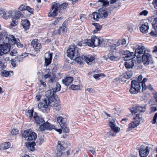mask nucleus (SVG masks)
<instances>
[{"instance_id": "obj_43", "label": "nucleus", "mask_w": 157, "mask_h": 157, "mask_svg": "<svg viewBox=\"0 0 157 157\" xmlns=\"http://www.w3.org/2000/svg\"><path fill=\"white\" fill-rule=\"evenodd\" d=\"M137 105V110L138 112L140 111V112H144L145 111L146 108L144 107H143L140 105Z\"/></svg>"}, {"instance_id": "obj_45", "label": "nucleus", "mask_w": 157, "mask_h": 157, "mask_svg": "<svg viewBox=\"0 0 157 157\" xmlns=\"http://www.w3.org/2000/svg\"><path fill=\"white\" fill-rule=\"evenodd\" d=\"M80 85H75L72 84L70 88L73 90H78L80 89Z\"/></svg>"}, {"instance_id": "obj_47", "label": "nucleus", "mask_w": 157, "mask_h": 157, "mask_svg": "<svg viewBox=\"0 0 157 157\" xmlns=\"http://www.w3.org/2000/svg\"><path fill=\"white\" fill-rule=\"evenodd\" d=\"M44 141V136H43L42 137H41L37 140L36 143L37 145H40L43 143Z\"/></svg>"}, {"instance_id": "obj_40", "label": "nucleus", "mask_w": 157, "mask_h": 157, "mask_svg": "<svg viewBox=\"0 0 157 157\" xmlns=\"http://www.w3.org/2000/svg\"><path fill=\"white\" fill-rule=\"evenodd\" d=\"M152 25L155 30L157 31V17L154 18L152 21Z\"/></svg>"}, {"instance_id": "obj_6", "label": "nucleus", "mask_w": 157, "mask_h": 157, "mask_svg": "<svg viewBox=\"0 0 157 157\" xmlns=\"http://www.w3.org/2000/svg\"><path fill=\"white\" fill-rule=\"evenodd\" d=\"M135 56L137 58L141 57L145 52H147L145 50L144 44L141 43H139L136 44Z\"/></svg>"}, {"instance_id": "obj_33", "label": "nucleus", "mask_w": 157, "mask_h": 157, "mask_svg": "<svg viewBox=\"0 0 157 157\" xmlns=\"http://www.w3.org/2000/svg\"><path fill=\"white\" fill-rule=\"evenodd\" d=\"M84 43L86 44V45H87L89 46L94 48V44L92 40V38L91 37V39H87L85 40Z\"/></svg>"}, {"instance_id": "obj_49", "label": "nucleus", "mask_w": 157, "mask_h": 157, "mask_svg": "<svg viewBox=\"0 0 157 157\" xmlns=\"http://www.w3.org/2000/svg\"><path fill=\"white\" fill-rule=\"evenodd\" d=\"M79 55L78 56H76V57H74V59L78 63L81 64V59L80 57H79Z\"/></svg>"}, {"instance_id": "obj_64", "label": "nucleus", "mask_w": 157, "mask_h": 157, "mask_svg": "<svg viewBox=\"0 0 157 157\" xmlns=\"http://www.w3.org/2000/svg\"><path fill=\"white\" fill-rule=\"evenodd\" d=\"M152 4L154 7L156 9H157V0H153Z\"/></svg>"}, {"instance_id": "obj_14", "label": "nucleus", "mask_w": 157, "mask_h": 157, "mask_svg": "<svg viewBox=\"0 0 157 157\" xmlns=\"http://www.w3.org/2000/svg\"><path fill=\"white\" fill-rule=\"evenodd\" d=\"M31 44L35 51L37 52H39L41 48V45L38 40L36 39L33 40L31 42Z\"/></svg>"}, {"instance_id": "obj_4", "label": "nucleus", "mask_w": 157, "mask_h": 157, "mask_svg": "<svg viewBox=\"0 0 157 157\" xmlns=\"http://www.w3.org/2000/svg\"><path fill=\"white\" fill-rule=\"evenodd\" d=\"M68 4L67 3H63L60 5L59 4L57 3L54 2L52 5L51 10H50L51 12L48 14L49 17H55L58 14V10L60 8L65 9L67 6Z\"/></svg>"}, {"instance_id": "obj_46", "label": "nucleus", "mask_w": 157, "mask_h": 157, "mask_svg": "<svg viewBox=\"0 0 157 157\" xmlns=\"http://www.w3.org/2000/svg\"><path fill=\"white\" fill-rule=\"evenodd\" d=\"M4 48L3 47L2 44H1L0 43V56H2L3 54H5L6 53H4L3 51ZM0 67H2V63H0Z\"/></svg>"}, {"instance_id": "obj_56", "label": "nucleus", "mask_w": 157, "mask_h": 157, "mask_svg": "<svg viewBox=\"0 0 157 157\" xmlns=\"http://www.w3.org/2000/svg\"><path fill=\"white\" fill-rule=\"evenodd\" d=\"M157 119V112L156 113L153 119L152 123L153 124H155L156 123V120Z\"/></svg>"}, {"instance_id": "obj_39", "label": "nucleus", "mask_w": 157, "mask_h": 157, "mask_svg": "<svg viewBox=\"0 0 157 157\" xmlns=\"http://www.w3.org/2000/svg\"><path fill=\"white\" fill-rule=\"evenodd\" d=\"M110 50L109 52L113 53L114 51L117 52V48L116 45L113 44L109 46Z\"/></svg>"}, {"instance_id": "obj_58", "label": "nucleus", "mask_w": 157, "mask_h": 157, "mask_svg": "<svg viewBox=\"0 0 157 157\" xmlns=\"http://www.w3.org/2000/svg\"><path fill=\"white\" fill-rule=\"evenodd\" d=\"M17 53V51L16 49H13L10 53V54L12 56H15Z\"/></svg>"}, {"instance_id": "obj_53", "label": "nucleus", "mask_w": 157, "mask_h": 157, "mask_svg": "<svg viewBox=\"0 0 157 157\" xmlns=\"http://www.w3.org/2000/svg\"><path fill=\"white\" fill-rule=\"evenodd\" d=\"M42 96V95L41 94H37L36 95V96L35 97V99L36 100V101H39L40 100V98H41Z\"/></svg>"}, {"instance_id": "obj_7", "label": "nucleus", "mask_w": 157, "mask_h": 157, "mask_svg": "<svg viewBox=\"0 0 157 157\" xmlns=\"http://www.w3.org/2000/svg\"><path fill=\"white\" fill-rule=\"evenodd\" d=\"M22 136L25 140L28 141L35 140L37 137L36 134L30 130L24 131L22 134Z\"/></svg>"}, {"instance_id": "obj_59", "label": "nucleus", "mask_w": 157, "mask_h": 157, "mask_svg": "<svg viewBox=\"0 0 157 157\" xmlns=\"http://www.w3.org/2000/svg\"><path fill=\"white\" fill-rule=\"evenodd\" d=\"M114 121H110L109 122V127H110L111 128H112L113 127H114L115 126H116V125L115 124V123L114 122Z\"/></svg>"}, {"instance_id": "obj_25", "label": "nucleus", "mask_w": 157, "mask_h": 157, "mask_svg": "<svg viewBox=\"0 0 157 157\" xmlns=\"http://www.w3.org/2000/svg\"><path fill=\"white\" fill-rule=\"evenodd\" d=\"M67 31L66 24L64 22L62 26L60 27L59 29L58 30V33L60 34L61 33H64Z\"/></svg>"}, {"instance_id": "obj_26", "label": "nucleus", "mask_w": 157, "mask_h": 157, "mask_svg": "<svg viewBox=\"0 0 157 157\" xmlns=\"http://www.w3.org/2000/svg\"><path fill=\"white\" fill-rule=\"evenodd\" d=\"M54 90H53V89H50L45 93L46 96H47V98H50V97H56V96L54 95L55 92H54Z\"/></svg>"}, {"instance_id": "obj_52", "label": "nucleus", "mask_w": 157, "mask_h": 157, "mask_svg": "<svg viewBox=\"0 0 157 157\" xmlns=\"http://www.w3.org/2000/svg\"><path fill=\"white\" fill-rule=\"evenodd\" d=\"M27 55L26 53H24V54H23L21 56H18L16 59L17 60H18L19 61H21L22 58H24L26 56H27Z\"/></svg>"}, {"instance_id": "obj_12", "label": "nucleus", "mask_w": 157, "mask_h": 157, "mask_svg": "<svg viewBox=\"0 0 157 157\" xmlns=\"http://www.w3.org/2000/svg\"><path fill=\"white\" fill-rule=\"evenodd\" d=\"M149 147H145L144 145H141L139 151L140 156L141 157H146L149 153Z\"/></svg>"}, {"instance_id": "obj_54", "label": "nucleus", "mask_w": 157, "mask_h": 157, "mask_svg": "<svg viewBox=\"0 0 157 157\" xmlns=\"http://www.w3.org/2000/svg\"><path fill=\"white\" fill-rule=\"evenodd\" d=\"M26 10L28 11L31 13L33 14L34 11V9L31 8L29 6H27L26 7Z\"/></svg>"}, {"instance_id": "obj_51", "label": "nucleus", "mask_w": 157, "mask_h": 157, "mask_svg": "<svg viewBox=\"0 0 157 157\" xmlns=\"http://www.w3.org/2000/svg\"><path fill=\"white\" fill-rule=\"evenodd\" d=\"M149 34L151 36L154 37H156L157 36V31L155 30V31L152 30Z\"/></svg>"}, {"instance_id": "obj_23", "label": "nucleus", "mask_w": 157, "mask_h": 157, "mask_svg": "<svg viewBox=\"0 0 157 157\" xmlns=\"http://www.w3.org/2000/svg\"><path fill=\"white\" fill-rule=\"evenodd\" d=\"M73 80V78L71 77H67L62 80V83L66 86L69 85L72 83Z\"/></svg>"}, {"instance_id": "obj_57", "label": "nucleus", "mask_w": 157, "mask_h": 157, "mask_svg": "<svg viewBox=\"0 0 157 157\" xmlns=\"http://www.w3.org/2000/svg\"><path fill=\"white\" fill-rule=\"evenodd\" d=\"M18 10H19L20 11H23L24 10H26V7L24 5H22L20 6Z\"/></svg>"}, {"instance_id": "obj_31", "label": "nucleus", "mask_w": 157, "mask_h": 157, "mask_svg": "<svg viewBox=\"0 0 157 157\" xmlns=\"http://www.w3.org/2000/svg\"><path fill=\"white\" fill-rule=\"evenodd\" d=\"M15 12L14 15L13 17H14L15 19L17 20L21 17L23 16L21 11L18 10H15Z\"/></svg>"}, {"instance_id": "obj_48", "label": "nucleus", "mask_w": 157, "mask_h": 157, "mask_svg": "<svg viewBox=\"0 0 157 157\" xmlns=\"http://www.w3.org/2000/svg\"><path fill=\"white\" fill-rule=\"evenodd\" d=\"M17 20L15 19L14 17H12V21L10 24L11 26L14 27L17 25Z\"/></svg>"}, {"instance_id": "obj_21", "label": "nucleus", "mask_w": 157, "mask_h": 157, "mask_svg": "<svg viewBox=\"0 0 157 157\" xmlns=\"http://www.w3.org/2000/svg\"><path fill=\"white\" fill-rule=\"evenodd\" d=\"M48 57L45 58V62L44 66L47 67L51 63L52 59V53H48Z\"/></svg>"}, {"instance_id": "obj_13", "label": "nucleus", "mask_w": 157, "mask_h": 157, "mask_svg": "<svg viewBox=\"0 0 157 157\" xmlns=\"http://www.w3.org/2000/svg\"><path fill=\"white\" fill-rule=\"evenodd\" d=\"M122 53L125 56L124 57V59L125 61H129L133 59L135 53L133 52H130L129 51H123L122 52Z\"/></svg>"}, {"instance_id": "obj_41", "label": "nucleus", "mask_w": 157, "mask_h": 157, "mask_svg": "<svg viewBox=\"0 0 157 157\" xmlns=\"http://www.w3.org/2000/svg\"><path fill=\"white\" fill-rule=\"evenodd\" d=\"M129 110L132 113H137V105H136L130 108Z\"/></svg>"}, {"instance_id": "obj_17", "label": "nucleus", "mask_w": 157, "mask_h": 157, "mask_svg": "<svg viewBox=\"0 0 157 157\" xmlns=\"http://www.w3.org/2000/svg\"><path fill=\"white\" fill-rule=\"evenodd\" d=\"M118 53L116 51H114L113 53L109 52V54L108 57L109 59L111 60L116 61L119 59L117 56V54Z\"/></svg>"}, {"instance_id": "obj_55", "label": "nucleus", "mask_w": 157, "mask_h": 157, "mask_svg": "<svg viewBox=\"0 0 157 157\" xmlns=\"http://www.w3.org/2000/svg\"><path fill=\"white\" fill-rule=\"evenodd\" d=\"M103 75V74H95L93 75V77L97 80L99 79V78L101 76Z\"/></svg>"}, {"instance_id": "obj_44", "label": "nucleus", "mask_w": 157, "mask_h": 157, "mask_svg": "<svg viewBox=\"0 0 157 157\" xmlns=\"http://www.w3.org/2000/svg\"><path fill=\"white\" fill-rule=\"evenodd\" d=\"M98 1L101 2L103 6H108L109 4V0H98Z\"/></svg>"}, {"instance_id": "obj_35", "label": "nucleus", "mask_w": 157, "mask_h": 157, "mask_svg": "<svg viewBox=\"0 0 157 157\" xmlns=\"http://www.w3.org/2000/svg\"><path fill=\"white\" fill-rule=\"evenodd\" d=\"M147 78H144L142 82H139L142 86V90H145L147 89V86H146L145 83L147 82Z\"/></svg>"}, {"instance_id": "obj_27", "label": "nucleus", "mask_w": 157, "mask_h": 157, "mask_svg": "<svg viewBox=\"0 0 157 157\" xmlns=\"http://www.w3.org/2000/svg\"><path fill=\"white\" fill-rule=\"evenodd\" d=\"M126 78H125V77L124 75H120L118 78H116L114 79L115 82H119L122 83H124L126 81Z\"/></svg>"}, {"instance_id": "obj_32", "label": "nucleus", "mask_w": 157, "mask_h": 157, "mask_svg": "<svg viewBox=\"0 0 157 157\" xmlns=\"http://www.w3.org/2000/svg\"><path fill=\"white\" fill-rule=\"evenodd\" d=\"M95 29L93 31L94 33H96L99 31L102 28V26L98 23H93Z\"/></svg>"}, {"instance_id": "obj_37", "label": "nucleus", "mask_w": 157, "mask_h": 157, "mask_svg": "<svg viewBox=\"0 0 157 157\" xmlns=\"http://www.w3.org/2000/svg\"><path fill=\"white\" fill-rule=\"evenodd\" d=\"M111 131L110 133H112V132H114L115 134H113L112 136H115L116 134L118 133L120 130V128L116 126L113 127L112 128H111Z\"/></svg>"}, {"instance_id": "obj_38", "label": "nucleus", "mask_w": 157, "mask_h": 157, "mask_svg": "<svg viewBox=\"0 0 157 157\" xmlns=\"http://www.w3.org/2000/svg\"><path fill=\"white\" fill-rule=\"evenodd\" d=\"M64 147L62 145L61 142L60 141H58V144L57 146L56 149L58 151H61L64 149Z\"/></svg>"}, {"instance_id": "obj_24", "label": "nucleus", "mask_w": 157, "mask_h": 157, "mask_svg": "<svg viewBox=\"0 0 157 157\" xmlns=\"http://www.w3.org/2000/svg\"><path fill=\"white\" fill-rule=\"evenodd\" d=\"M13 72L12 71H8L6 70H3L1 73L2 76L3 77H10L13 75Z\"/></svg>"}, {"instance_id": "obj_2", "label": "nucleus", "mask_w": 157, "mask_h": 157, "mask_svg": "<svg viewBox=\"0 0 157 157\" xmlns=\"http://www.w3.org/2000/svg\"><path fill=\"white\" fill-rule=\"evenodd\" d=\"M59 103V100L58 97H52L50 98H45L42 102H39L38 105L39 109L43 108L48 112L50 110L48 106L52 107H57Z\"/></svg>"}, {"instance_id": "obj_15", "label": "nucleus", "mask_w": 157, "mask_h": 157, "mask_svg": "<svg viewBox=\"0 0 157 157\" xmlns=\"http://www.w3.org/2000/svg\"><path fill=\"white\" fill-rule=\"evenodd\" d=\"M11 14L12 11L11 10L7 11L3 9L0 10V15L5 19H8Z\"/></svg>"}, {"instance_id": "obj_29", "label": "nucleus", "mask_w": 157, "mask_h": 157, "mask_svg": "<svg viewBox=\"0 0 157 157\" xmlns=\"http://www.w3.org/2000/svg\"><path fill=\"white\" fill-rule=\"evenodd\" d=\"M36 145V143L34 142L28 143L26 145L28 149L32 151H33L35 150L34 146Z\"/></svg>"}, {"instance_id": "obj_20", "label": "nucleus", "mask_w": 157, "mask_h": 157, "mask_svg": "<svg viewBox=\"0 0 157 157\" xmlns=\"http://www.w3.org/2000/svg\"><path fill=\"white\" fill-rule=\"evenodd\" d=\"M136 63V61L135 59H132L129 61V60L128 61L125 62V67L127 69L132 68L134 63Z\"/></svg>"}, {"instance_id": "obj_10", "label": "nucleus", "mask_w": 157, "mask_h": 157, "mask_svg": "<svg viewBox=\"0 0 157 157\" xmlns=\"http://www.w3.org/2000/svg\"><path fill=\"white\" fill-rule=\"evenodd\" d=\"M141 118V116L139 113L136 114L134 120L129 124V128H132L138 126L140 124Z\"/></svg>"}, {"instance_id": "obj_22", "label": "nucleus", "mask_w": 157, "mask_h": 157, "mask_svg": "<svg viewBox=\"0 0 157 157\" xmlns=\"http://www.w3.org/2000/svg\"><path fill=\"white\" fill-rule=\"evenodd\" d=\"M149 28L148 24L147 23H145L142 25L140 27V31L143 33H147L148 32V29Z\"/></svg>"}, {"instance_id": "obj_30", "label": "nucleus", "mask_w": 157, "mask_h": 157, "mask_svg": "<svg viewBox=\"0 0 157 157\" xmlns=\"http://www.w3.org/2000/svg\"><path fill=\"white\" fill-rule=\"evenodd\" d=\"M84 58L87 63H89L90 62H92L95 59L94 56L91 55H89L87 56H84Z\"/></svg>"}, {"instance_id": "obj_8", "label": "nucleus", "mask_w": 157, "mask_h": 157, "mask_svg": "<svg viewBox=\"0 0 157 157\" xmlns=\"http://www.w3.org/2000/svg\"><path fill=\"white\" fill-rule=\"evenodd\" d=\"M140 89L141 84L139 82L134 80L132 81L131 87L129 90V92L131 94H137L140 92Z\"/></svg>"}, {"instance_id": "obj_19", "label": "nucleus", "mask_w": 157, "mask_h": 157, "mask_svg": "<svg viewBox=\"0 0 157 157\" xmlns=\"http://www.w3.org/2000/svg\"><path fill=\"white\" fill-rule=\"evenodd\" d=\"M92 40L94 44V47H95L101 45L102 43V41L99 38L96 36H93L92 37Z\"/></svg>"}, {"instance_id": "obj_28", "label": "nucleus", "mask_w": 157, "mask_h": 157, "mask_svg": "<svg viewBox=\"0 0 157 157\" xmlns=\"http://www.w3.org/2000/svg\"><path fill=\"white\" fill-rule=\"evenodd\" d=\"M40 83L39 85V90L41 91V92H44L45 90V88L46 87V83L42 82V81H40Z\"/></svg>"}, {"instance_id": "obj_63", "label": "nucleus", "mask_w": 157, "mask_h": 157, "mask_svg": "<svg viewBox=\"0 0 157 157\" xmlns=\"http://www.w3.org/2000/svg\"><path fill=\"white\" fill-rule=\"evenodd\" d=\"M86 91H88L90 93H94L95 92L94 90L91 88H89L86 89Z\"/></svg>"}, {"instance_id": "obj_16", "label": "nucleus", "mask_w": 157, "mask_h": 157, "mask_svg": "<svg viewBox=\"0 0 157 157\" xmlns=\"http://www.w3.org/2000/svg\"><path fill=\"white\" fill-rule=\"evenodd\" d=\"M21 24V25L24 28L25 31L26 33H27L28 32L27 31V30L29 29L30 25L29 21L27 19L22 20Z\"/></svg>"}, {"instance_id": "obj_42", "label": "nucleus", "mask_w": 157, "mask_h": 157, "mask_svg": "<svg viewBox=\"0 0 157 157\" xmlns=\"http://www.w3.org/2000/svg\"><path fill=\"white\" fill-rule=\"evenodd\" d=\"M61 88V85L59 83V82H56V86L53 89V90H54V92L56 93V92L59 91Z\"/></svg>"}, {"instance_id": "obj_36", "label": "nucleus", "mask_w": 157, "mask_h": 157, "mask_svg": "<svg viewBox=\"0 0 157 157\" xmlns=\"http://www.w3.org/2000/svg\"><path fill=\"white\" fill-rule=\"evenodd\" d=\"M132 72L131 71H128L125 73H123V74L124 76L125 77V78L126 79H128L130 78L132 75Z\"/></svg>"}, {"instance_id": "obj_61", "label": "nucleus", "mask_w": 157, "mask_h": 157, "mask_svg": "<svg viewBox=\"0 0 157 157\" xmlns=\"http://www.w3.org/2000/svg\"><path fill=\"white\" fill-rule=\"evenodd\" d=\"M148 13V12L146 10H144L140 13V15H144V16H146Z\"/></svg>"}, {"instance_id": "obj_50", "label": "nucleus", "mask_w": 157, "mask_h": 157, "mask_svg": "<svg viewBox=\"0 0 157 157\" xmlns=\"http://www.w3.org/2000/svg\"><path fill=\"white\" fill-rule=\"evenodd\" d=\"M3 145L4 149H7L10 147V144L9 142H6L3 144Z\"/></svg>"}, {"instance_id": "obj_1", "label": "nucleus", "mask_w": 157, "mask_h": 157, "mask_svg": "<svg viewBox=\"0 0 157 157\" xmlns=\"http://www.w3.org/2000/svg\"><path fill=\"white\" fill-rule=\"evenodd\" d=\"M19 40L15 38L13 35H8L6 33H2L0 34V43L2 44L3 51L4 53H7L10 51V44H16L18 48H22L23 45L19 43Z\"/></svg>"}, {"instance_id": "obj_18", "label": "nucleus", "mask_w": 157, "mask_h": 157, "mask_svg": "<svg viewBox=\"0 0 157 157\" xmlns=\"http://www.w3.org/2000/svg\"><path fill=\"white\" fill-rule=\"evenodd\" d=\"M99 16L100 17L102 18H106L108 15V13L106 10L103 8H101L98 10Z\"/></svg>"}, {"instance_id": "obj_62", "label": "nucleus", "mask_w": 157, "mask_h": 157, "mask_svg": "<svg viewBox=\"0 0 157 157\" xmlns=\"http://www.w3.org/2000/svg\"><path fill=\"white\" fill-rule=\"evenodd\" d=\"M16 60L15 59H12L10 61L12 65L14 67H15L16 66Z\"/></svg>"}, {"instance_id": "obj_60", "label": "nucleus", "mask_w": 157, "mask_h": 157, "mask_svg": "<svg viewBox=\"0 0 157 157\" xmlns=\"http://www.w3.org/2000/svg\"><path fill=\"white\" fill-rule=\"evenodd\" d=\"M51 73L49 72H48L47 74H45L44 76L45 80L48 78H50L51 77Z\"/></svg>"}, {"instance_id": "obj_3", "label": "nucleus", "mask_w": 157, "mask_h": 157, "mask_svg": "<svg viewBox=\"0 0 157 157\" xmlns=\"http://www.w3.org/2000/svg\"><path fill=\"white\" fill-rule=\"evenodd\" d=\"M33 118L37 126L38 127L39 130L42 131L46 130H51L55 129V126L51 124L48 122H45L44 120L38 116L36 113L34 114Z\"/></svg>"}, {"instance_id": "obj_34", "label": "nucleus", "mask_w": 157, "mask_h": 157, "mask_svg": "<svg viewBox=\"0 0 157 157\" xmlns=\"http://www.w3.org/2000/svg\"><path fill=\"white\" fill-rule=\"evenodd\" d=\"M90 17L95 20L98 21V19L100 17L99 13L98 12H93L90 15Z\"/></svg>"}, {"instance_id": "obj_9", "label": "nucleus", "mask_w": 157, "mask_h": 157, "mask_svg": "<svg viewBox=\"0 0 157 157\" xmlns=\"http://www.w3.org/2000/svg\"><path fill=\"white\" fill-rule=\"evenodd\" d=\"M57 120V122L59 124L63 130V132L65 133H68L69 129L66 126V119L62 117H58Z\"/></svg>"}, {"instance_id": "obj_11", "label": "nucleus", "mask_w": 157, "mask_h": 157, "mask_svg": "<svg viewBox=\"0 0 157 157\" xmlns=\"http://www.w3.org/2000/svg\"><path fill=\"white\" fill-rule=\"evenodd\" d=\"M147 51V52H145L141 57L142 61L144 65L148 64L151 59V55Z\"/></svg>"}, {"instance_id": "obj_5", "label": "nucleus", "mask_w": 157, "mask_h": 157, "mask_svg": "<svg viewBox=\"0 0 157 157\" xmlns=\"http://www.w3.org/2000/svg\"><path fill=\"white\" fill-rule=\"evenodd\" d=\"M80 50L75 45L70 46V48L67 51V56L71 59H74V57L79 55Z\"/></svg>"}]
</instances>
